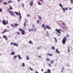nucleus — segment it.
I'll list each match as a JSON object with an SVG mask.
<instances>
[{
    "label": "nucleus",
    "mask_w": 73,
    "mask_h": 73,
    "mask_svg": "<svg viewBox=\"0 0 73 73\" xmlns=\"http://www.w3.org/2000/svg\"><path fill=\"white\" fill-rule=\"evenodd\" d=\"M14 58H17V56H13Z\"/></svg>",
    "instance_id": "c03bdc74"
},
{
    "label": "nucleus",
    "mask_w": 73,
    "mask_h": 73,
    "mask_svg": "<svg viewBox=\"0 0 73 73\" xmlns=\"http://www.w3.org/2000/svg\"><path fill=\"white\" fill-rule=\"evenodd\" d=\"M70 10H71L72 9V8H70L69 9Z\"/></svg>",
    "instance_id": "69168bd1"
},
{
    "label": "nucleus",
    "mask_w": 73,
    "mask_h": 73,
    "mask_svg": "<svg viewBox=\"0 0 73 73\" xmlns=\"http://www.w3.org/2000/svg\"><path fill=\"white\" fill-rule=\"evenodd\" d=\"M39 22H40V21H39V20H38L36 21V23H37V24H38V23H39Z\"/></svg>",
    "instance_id": "c756f323"
},
{
    "label": "nucleus",
    "mask_w": 73,
    "mask_h": 73,
    "mask_svg": "<svg viewBox=\"0 0 73 73\" xmlns=\"http://www.w3.org/2000/svg\"><path fill=\"white\" fill-rule=\"evenodd\" d=\"M46 55L47 56H52V54L48 53L46 54Z\"/></svg>",
    "instance_id": "f8f14e48"
},
{
    "label": "nucleus",
    "mask_w": 73,
    "mask_h": 73,
    "mask_svg": "<svg viewBox=\"0 0 73 73\" xmlns=\"http://www.w3.org/2000/svg\"><path fill=\"white\" fill-rule=\"evenodd\" d=\"M65 9L66 11H67L68 10V8H65Z\"/></svg>",
    "instance_id": "09e8293b"
},
{
    "label": "nucleus",
    "mask_w": 73,
    "mask_h": 73,
    "mask_svg": "<svg viewBox=\"0 0 73 73\" xmlns=\"http://www.w3.org/2000/svg\"><path fill=\"white\" fill-rule=\"evenodd\" d=\"M56 53H60V51H58V49H56Z\"/></svg>",
    "instance_id": "a211bd4d"
},
{
    "label": "nucleus",
    "mask_w": 73,
    "mask_h": 73,
    "mask_svg": "<svg viewBox=\"0 0 73 73\" xmlns=\"http://www.w3.org/2000/svg\"><path fill=\"white\" fill-rule=\"evenodd\" d=\"M19 19L20 20H21V13H19Z\"/></svg>",
    "instance_id": "9d476101"
},
{
    "label": "nucleus",
    "mask_w": 73,
    "mask_h": 73,
    "mask_svg": "<svg viewBox=\"0 0 73 73\" xmlns=\"http://www.w3.org/2000/svg\"><path fill=\"white\" fill-rule=\"evenodd\" d=\"M15 54V52L14 51H13L11 53V55H14Z\"/></svg>",
    "instance_id": "4468645a"
},
{
    "label": "nucleus",
    "mask_w": 73,
    "mask_h": 73,
    "mask_svg": "<svg viewBox=\"0 0 73 73\" xmlns=\"http://www.w3.org/2000/svg\"><path fill=\"white\" fill-rule=\"evenodd\" d=\"M40 1H42V0H40Z\"/></svg>",
    "instance_id": "338daca9"
},
{
    "label": "nucleus",
    "mask_w": 73,
    "mask_h": 73,
    "mask_svg": "<svg viewBox=\"0 0 73 73\" xmlns=\"http://www.w3.org/2000/svg\"><path fill=\"white\" fill-rule=\"evenodd\" d=\"M38 5H41V3H40V2H38Z\"/></svg>",
    "instance_id": "ea45409f"
},
{
    "label": "nucleus",
    "mask_w": 73,
    "mask_h": 73,
    "mask_svg": "<svg viewBox=\"0 0 73 73\" xmlns=\"http://www.w3.org/2000/svg\"><path fill=\"white\" fill-rule=\"evenodd\" d=\"M9 8L10 10H12V9H13V8H12V7H10Z\"/></svg>",
    "instance_id": "473e14b6"
},
{
    "label": "nucleus",
    "mask_w": 73,
    "mask_h": 73,
    "mask_svg": "<svg viewBox=\"0 0 73 73\" xmlns=\"http://www.w3.org/2000/svg\"><path fill=\"white\" fill-rule=\"evenodd\" d=\"M34 30V29H29V32H32V31H33Z\"/></svg>",
    "instance_id": "2eb2a0df"
},
{
    "label": "nucleus",
    "mask_w": 73,
    "mask_h": 73,
    "mask_svg": "<svg viewBox=\"0 0 73 73\" xmlns=\"http://www.w3.org/2000/svg\"><path fill=\"white\" fill-rule=\"evenodd\" d=\"M8 3H11V1H8Z\"/></svg>",
    "instance_id": "37998d69"
},
{
    "label": "nucleus",
    "mask_w": 73,
    "mask_h": 73,
    "mask_svg": "<svg viewBox=\"0 0 73 73\" xmlns=\"http://www.w3.org/2000/svg\"><path fill=\"white\" fill-rule=\"evenodd\" d=\"M18 25H19V24L18 23H15L14 24V26L15 27H17Z\"/></svg>",
    "instance_id": "1a4fd4ad"
},
{
    "label": "nucleus",
    "mask_w": 73,
    "mask_h": 73,
    "mask_svg": "<svg viewBox=\"0 0 73 73\" xmlns=\"http://www.w3.org/2000/svg\"><path fill=\"white\" fill-rule=\"evenodd\" d=\"M46 27H45V25H44V24H43L42 25V28H43L45 30V29H46V28L47 29H51V28H50V27H49V26L48 25H46L45 26Z\"/></svg>",
    "instance_id": "f257e3e1"
},
{
    "label": "nucleus",
    "mask_w": 73,
    "mask_h": 73,
    "mask_svg": "<svg viewBox=\"0 0 73 73\" xmlns=\"http://www.w3.org/2000/svg\"><path fill=\"white\" fill-rule=\"evenodd\" d=\"M48 65L49 66H50V64H49Z\"/></svg>",
    "instance_id": "bf43d9fd"
},
{
    "label": "nucleus",
    "mask_w": 73,
    "mask_h": 73,
    "mask_svg": "<svg viewBox=\"0 0 73 73\" xmlns=\"http://www.w3.org/2000/svg\"><path fill=\"white\" fill-rule=\"evenodd\" d=\"M51 64H53V60H51L50 62Z\"/></svg>",
    "instance_id": "72a5a7b5"
},
{
    "label": "nucleus",
    "mask_w": 73,
    "mask_h": 73,
    "mask_svg": "<svg viewBox=\"0 0 73 73\" xmlns=\"http://www.w3.org/2000/svg\"><path fill=\"white\" fill-rule=\"evenodd\" d=\"M58 36H60V35H58Z\"/></svg>",
    "instance_id": "774afa93"
},
{
    "label": "nucleus",
    "mask_w": 73,
    "mask_h": 73,
    "mask_svg": "<svg viewBox=\"0 0 73 73\" xmlns=\"http://www.w3.org/2000/svg\"><path fill=\"white\" fill-rule=\"evenodd\" d=\"M21 1V0H17L18 2H19V1Z\"/></svg>",
    "instance_id": "603ef678"
},
{
    "label": "nucleus",
    "mask_w": 73,
    "mask_h": 73,
    "mask_svg": "<svg viewBox=\"0 0 73 73\" xmlns=\"http://www.w3.org/2000/svg\"><path fill=\"white\" fill-rule=\"evenodd\" d=\"M15 13L16 14V15H19V13H18V12H15Z\"/></svg>",
    "instance_id": "393cba45"
},
{
    "label": "nucleus",
    "mask_w": 73,
    "mask_h": 73,
    "mask_svg": "<svg viewBox=\"0 0 73 73\" xmlns=\"http://www.w3.org/2000/svg\"><path fill=\"white\" fill-rule=\"evenodd\" d=\"M17 34H18V35H20V32H17Z\"/></svg>",
    "instance_id": "4c0bfd02"
},
{
    "label": "nucleus",
    "mask_w": 73,
    "mask_h": 73,
    "mask_svg": "<svg viewBox=\"0 0 73 73\" xmlns=\"http://www.w3.org/2000/svg\"><path fill=\"white\" fill-rule=\"evenodd\" d=\"M8 11L11 16H14V13L12 11H9V9H8Z\"/></svg>",
    "instance_id": "0eeeda50"
},
{
    "label": "nucleus",
    "mask_w": 73,
    "mask_h": 73,
    "mask_svg": "<svg viewBox=\"0 0 73 73\" xmlns=\"http://www.w3.org/2000/svg\"><path fill=\"white\" fill-rule=\"evenodd\" d=\"M46 33H47V36H49V33H48V31H46Z\"/></svg>",
    "instance_id": "b1692460"
},
{
    "label": "nucleus",
    "mask_w": 73,
    "mask_h": 73,
    "mask_svg": "<svg viewBox=\"0 0 73 73\" xmlns=\"http://www.w3.org/2000/svg\"><path fill=\"white\" fill-rule=\"evenodd\" d=\"M5 33V32L4 31L2 32V34H4Z\"/></svg>",
    "instance_id": "8fccbe9b"
},
{
    "label": "nucleus",
    "mask_w": 73,
    "mask_h": 73,
    "mask_svg": "<svg viewBox=\"0 0 73 73\" xmlns=\"http://www.w3.org/2000/svg\"><path fill=\"white\" fill-rule=\"evenodd\" d=\"M23 25L24 27H25L27 26V24L26 22H25L23 23Z\"/></svg>",
    "instance_id": "ddd939ff"
},
{
    "label": "nucleus",
    "mask_w": 73,
    "mask_h": 73,
    "mask_svg": "<svg viewBox=\"0 0 73 73\" xmlns=\"http://www.w3.org/2000/svg\"><path fill=\"white\" fill-rule=\"evenodd\" d=\"M2 12V9H0V12Z\"/></svg>",
    "instance_id": "a18cd8bd"
},
{
    "label": "nucleus",
    "mask_w": 73,
    "mask_h": 73,
    "mask_svg": "<svg viewBox=\"0 0 73 73\" xmlns=\"http://www.w3.org/2000/svg\"><path fill=\"white\" fill-rule=\"evenodd\" d=\"M29 14H27V17H29Z\"/></svg>",
    "instance_id": "4d7b16f0"
},
{
    "label": "nucleus",
    "mask_w": 73,
    "mask_h": 73,
    "mask_svg": "<svg viewBox=\"0 0 73 73\" xmlns=\"http://www.w3.org/2000/svg\"><path fill=\"white\" fill-rule=\"evenodd\" d=\"M25 22H27V21H27V20L25 19Z\"/></svg>",
    "instance_id": "5fc2aeb1"
},
{
    "label": "nucleus",
    "mask_w": 73,
    "mask_h": 73,
    "mask_svg": "<svg viewBox=\"0 0 73 73\" xmlns=\"http://www.w3.org/2000/svg\"><path fill=\"white\" fill-rule=\"evenodd\" d=\"M29 44H33V43L32 42V41L31 40L29 41Z\"/></svg>",
    "instance_id": "6ab92c4d"
},
{
    "label": "nucleus",
    "mask_w": 73,
    "mask_h": 73,
    "mask_svg": "<svg viewBox=\"0 0 73 73\" xmlns=\"http://www.w3.org/2000/svg\"><path fill=\"white\" fill-rule=\"evenodd\" d=\"M39 47H37V49H39Z\"/></svg>",
    "instance_id": "680f3d73"
},
{
    "label": "nucleus",
    "mask_w": 73,
    "mask_h": 73,
    "mask_svg": "<svg viewBox=\"0 0 73 73\" xmlns=\"http://www.w3.org/2000/svg\"><path fill=\"white\" fill-rule=\"evenodd\" d=\"M4 4H5V5H6L7 4V3L5 2H4Z\"/></svg>",
    "instance_id": "de8ad7c7"
},
{
    "label": "nucleus",
    "mask_w": 73,
    "mask_h": 73,
    "mask_svg": "<svg viewBox=\"0 0 73 73\" xmlns=\"http://www.w3.org/2000/svg\"><path fill=\"white\" fill-rule=\"evenodd\" d=\"M19 31L21 32V34L22 35H24L25 34V31L24 30H22L21 28H20L19 29Z\"/></svg>",
    "instance_id": "7ed1b4c3"
},
{
    "label": "nucleus",
    "mask_w": 73,
    "mask_h": 73,
    "mask_svg": "<svg viewBox=\"0 0 73 73\" xmlns=\"http://www.w3.org/2000/svg\"><path fill=\"white\" fill-rule=\"evenodd\" d=\"M11 26L12 27H13L14 28H15V27H14V26H13V24H11Z\"/></svg>",
    "instance_id": "c85d7f7f"
},
{
    "label": "nucleus",
    "mask_w": 73,
    "mask_h": 73,
    "mask_svg": "<svg viewBox=\"0 0 73 73\" xmlns=\"http://www.w3.org/2000/svg\"><path fill=\"white\" fill-rule=\"evenodd\" d=\"M32 26L33 28H35V25H33V24L32 25Z\"/></svg>",
    "instance_id": "f704fd0d"
},
{
    "label": "nucleus",
    "mask_w": 73,
    "mask_h": 73,
    "mask_svg": "<svg viewBox=\"0 0 73 73\" xmlns=\"http://www.w3.org/2000/svg\"><path fill=\"white\" fill-rule=\"evenodd\" d=\"M62 25H66V24L64 23H62Z\"/></svg>",
    "instance_id": "c9c22d12"
},
{
    "label": "nucleus",
    "mask_w": 73,
    "mask_h": 73,
    "mask_svg": "<svg viewBox=\"0 0 73 73\" xmlns=\"http://www.w3.org/2000/svg\"><path fill=\"white\" fill-rule=\"evenodd\" d=\"M14 46H18V44H16V43H13Z\"/></svg>",
    "instance_id": "9b49d317"
},
{
    "label": "nucleus",
    "mask_w": 73,
    "mask_h": 73,
    "mask_svg": "<svg viewBox=\"0 0 73 73\" xmlns=\"http://www.w3.org/2000/svg\"><path fill=\"white\" fill-rule=\"evenodd\" d=\"M70 1L71 4L73 3V0H70Z\"/></svg>",
    "instance_id": "7c9ffc66"
},
{
    "label": "nucleus",
    "mask_w": 73,
    "mask_h": 73,
    "mask_svg": "<svg viewBox=\"0 0 73 73\" xmlns=\"http://www.w3.org/2000/svg\"><path fill=\"white\" fill-rule=\"evenodd\" d=\"M4 31L5 32H5H8V30L7 29L5 30Z\"/></svg>",
    "instance_id": "4be33fe9"
},
{
    "label": "nucleus",
    "mask_w": 73,
    "mask_h": 73,
    "mask_svg": "<svg viewBox=\"0 0 73 73\" xmlns=\"http://www.w3.org/2000/svg\"><path fill=\"white\" fill-rule=\"evenodd\" d=\"M22 66H23V67L25 66V64H24V63H22Z\"/></svg>",
    "instance_id": "a878e982"
},
{
    "label": "nucleus",
    "mask_w": 73,
    "mask_h": 73,
    "mask_svg": "<svg viewBox=\"0 0 73 73\" xmlns=\"http://www.w3.org/2000/svg\"><path fill=\"white\" fill-rule=\"evenodd\" d=\"M22 6L23 8H24V4H22Z\"/></svg>",
    "instance_id": "a19ab883"
},
{
    "label": "nucleus",
    "mask_w": 73,
    "mask_h": 73,
    "mask_svg": "<svg viewBox=\"0 0 73 73\" xmlns=\"http://www.w3.org/2000/svg\"><path fill=\"white\" fill-rule=\"evenodd\" d=\"M61 72H63V70H61Z\"/></svg>",
    "instance_id": "0e129e2a"
},
{
    "label": "nucleus",
    "mask_w": 73,
    "mask_h": 73,
    "mask_svg": "<svg viewBox=\"0 0 73 73\" xmlns=\"http://www.w3.org/2000/svg\"><path fill=\"white\" fill-rule=\"evenodd\" d=\"M68 52H70V50H69V47H68Z\"/></svg>",
    "instance_id": "bb28decb"
},
{
    "label": "nucleus",
    "mask_w": 73,
    "mask_h": 73,
    "mask_svg": "<svg viewBox=\"0 0 73 73\" xmlns=\"http://www.w3.org/2000/svg\"><path fill=\"white\" fill-rule=\"evenodd\" d=\"M36 30H37V28H35L34 29V31H36Z\"/></svg>",
    "instance_id": "79ce46f5"
},
{
    "label": "nucleus",
    "mask_w": 73,
    "mask_h": 73,
    "mask_svg": "<svg viewBox=\"0 0 73 73\" xmlns=\"http://www.w3.org/2000/svg\"><path fill=\"white\" fill-rule=\"evenodd\" d=\"M66 40H67L66 36H64L62 40V42L63 44H65Z\"/></svg>",
    "instance_id": "f03ea898"
},
{
    "label": "nucleus",
    "mask_w": 73,
    "mask_h": 73,
    "mask_svg": "<svg viewBox=\"0 0 73 73\" xmlns=\"http://www.w3.org/2000/svg\"><path fill=\"white\" fill-rule=\"evenodd\" d=\"M47 72L48 73H50L51 72L50 70L49 69H48L47 70Z\"/></svg>",
    "instance_id": "f3484780"
},
{
    "label": "nucleus",
    "mask_w": 73,
    "mask_h": 73,
    "mask_svg": "<svg viewBox=\"0 0 73 73\" xmlns=\"http://www.w3.org/2000/svg\"><path fill=\"white\" fill-rule=\"evenodd\" d=\"M29 68L31 70H33V69H32L31 67H29Z\"/></svg>",
    "instance_id": "58836bf2"
},
{
    "label": "nucleus",
    "mask_w": 73,
    "mask_h": 73,
    "mask_svg": "<svg viewBox=\"0 0 73 73\" xmlns=\"http://www.w3.org/2000/svg\"><path fill=\"white\" fill-rule=\"evenodd\" d=\"M2 2V0H0V3H1Z\"/></svg>",
    "instance_id": "3c124183"
},
{
    "label": "nucleus",
    "mask_w": 73,
    "mask_h": 73,
    "mask_svg": "<svg viewBox=\"0 0 73 73\" xmlns=\"http://www.w3.org/2000/svg\"><path fill=\"white\" fill-rule=\"evenodd\" d=\"M38 58H41V56H38Z\"/></svg>",
    "instance_id": "6e6d98bb"
},
{
    "label": "nucleus",
    "mask_w": 73,
    "mask_h": 73,
    "mask_svg": "<svg viewBox=\"0 0 73 73\" xmlns=\"http://www.w3.org/2000/svg\"><path fill=\"white\" fill-rule=\"evenodd\" d=\"M18 57L19 59H21V57H20V55H18Z\"/></svg>",
    "instance_id": "412c9836"
},
{
    "label": "nucleus",
    "mask_w": 73,
    "mask_h": 73,
    "mask_svg": "<svg viewBox=\"0 0 73 73\" xmlns=\"http://www.w3.org/2000/svg\"><path fill=\"white\" fill-rule=\"evenodd\" d=\"M44 73H48V72H47V71H46L45 72H44Z\"/></svg>",
    "instance_id": "13d9d810"
},
{
    "label": "nucleus",
    "mask_w": 73,
    "mask_h": 73,
    "mask_svg": "<svg viewBox=\"0 0 73 73\" xmlns=\"http://www.w3.org/2000/svg\"><path fill=\"white\" fill-rule=\"evenodd\" d=\"M62 69L63 70H64V68H62Z\"/></svg>",
    "instance_id": "e2e57ef3"
},
{
    "label": "nucleus",
    "mask_w": 73,
    "mask_h": 73,
    "mask_svg": "<svg viewBox=\"0 0 73 73\" xmlns=\"http://www.w3.org/2000/svg\"><path fill=\"white\" fill-rule=\"evenodd\" d=\"M46 60L47 61H50V59L47 58L46 59Z\"/></svg>",
    "instance_id": "aec40b11"
},
{
    "label": "nucleus",
    "mask_w": 73,
    "mask_h": 73,
    "mask_svg": "<svg viewBox=\"0 0 73 73\" xmlns=\"http://www.w3.org/2000/svg\"><path fill=\"white\" fill-rule=\"evenodd\" d=\"M54 40L56 42H57V39H56V38L54 37Z\"/></svg>",
    "instance_id": "2f4dec72"
},
{
    "label": "nucleus",
    "mask_w": 73,
    "mask_h": 73,
    "mask_svg": "<svg viewBox=\"0 0 73 73\" xmlns=\"http://www.w3.org/2000/svg\"><path fill=\"white\" fill-rule=\"evenodd\" d=\"M26 59L27 60H28L29 59V57L28 56H27L26 57Z\"/></svg>",
    "instance_id": "cd10ccee"
},
{
    "label": "nucleus",
    "mask_w": 73,
    "mask_h": 73,
    "mask_svg": "<svg viewBox=\"0 0 73 73\" xmlns=\"http://www.w3.org/2000/svg\"><path fill=\"white\" fill-rule=\"evenodd\" d=\"M55 31L56 32H57L59 34H61V32H60V31H62V32H63L62 30L61 29H60L59 30L57 29H55Z\"/></svg>",
    "instance_id": "39448f33"
},
{
    "label": "nucleus",
    "mask_w": 73,
    "mask_h": 73,
    "mask_svg": "<svg viewBox=\"0 0 73 73\" xmlns=\"http://www.w3.org/2000/svg\"><path fill=\"white\" fill-rule=\"evenodd\" d=\"M33 2L32 0L30 3V5L31 6H33Z\"/></svg>",
    "instance_id": "6e6552de"
},
{
    "label": "nucleus",
    "mask_w": 73,
    "mask_h": 73,
    "mask_svg": "<svg viewBox=\"0 0 73 73\" xmlns=\"http://www.w3.org/2000/svg\"><path fill=\"white\" fill-rule=\"evenodd\" d=\"M2 23L4 25H6L7 24H8V21L7 20L6 21V22H5V20H4L2 21Z\"/></svg>",
    "instance_id": "20e7f679"
},
{
    "label": "nucleus",
    "mask_w": 73,
    "mask_h": 73,
    "mask_svg": "<svg viewBox=\"0 0 73 73\" xmlns=\"http://www.w3.org/2000/svg\"><path fill=\"white\" fill-rule=\"evenodd\" d=\"M51 49H53V50H54L55 48H54V46H52V47H51Z\"/></svg>",
    "instance_id": "5701e85b"
},
{
    "label": "nucleus",
    "mask_w": 73,
    "mask_h": 73,
    "mask_svg": "<svg viewBox=\"0 0 73 73\" xmlns=\"http://www.w3.org/2000/svg\"><path fill=\"white\" fill-rule=\"evenodd\" d=\"M39 19H40V20H41V17L40 16L39 17Z\"/></svg>",
    "instance_id": "e433bc0d"
},
{
    "label": "nucleus",
    "mask_w": 73,
    "mask_h": 73,
    "mask_svg": "<svg viewBox=\"0 0 73 73\" xmlns=\"http://www.w3.org/2000/svg\"><path fill=\"white\" fill-rule=\"evenodd\" d=\"M59 6L60 7H61V8H62V9L63 11V12L64 13H65V8H63V7H62V5L60 3L59 4Z\"/></svg>",
    "instance_id": "423d86ee"
},
{
    "label": "nucleus",
    "mask_w": 73,
    "mask_h": 73,
    "mask_svg": "<svg viewBox=\"0 0 73 73\" xmlns=\"http://www.w3.org/2000/svg\"><path fill=\"white\" fill-rule=\"evenodd\" d=\"M3 37L6 40H7V38L6 37V36L3 35Z\"/></svg>",
    "instance_id": "dca6fc26"
},
{
    "label": "nucleus",
    "mask_w": 73,
    "mask_h": 73,
    "mask_svg": "<svg viewBox=\"0 0 73 73\" xmlns=\"http://www.w3.org/2000/svg\"><path fill=\"white\" fill-rule=\"evenodd\" d=\"M13 43L11 42V45H13Z\"/></svg>",
    "instance_id": "864d4df0"
},
{
    "label": "nucleus",
    "mask_w": 73,
    "mask_h": 73,
    "mask_svg": "<svg viewBox=\"0 0 73 73\" xmlns=\"http://www.w3.org/2000/svg\"><path fill=\"white\" fill-rule=\"evenodd\" d=\"M41 71H42V72H43V69H41Z\"/></svg>",
    "instance_id": "052dcab7"
},
{
    "label": "nucleus",
    "mask_w": 73,
    "mask_h": 73,
    "mask_svg": "<svg viewBox=\"0 0 73 73\" xmlns=\"http://www.w3.org/2000/svg\"><path fill=\"white\" fill-rule=\"evenodd\" d=\"M66 36L67 37H68L69 36V35H68V34H66Z\"/></svg>",
    "instance_id": "49530a36"
}]
</instances>
